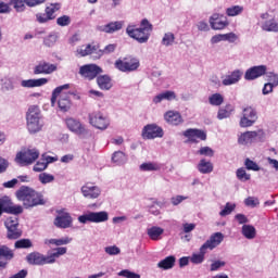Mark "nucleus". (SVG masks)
Returning <instances> with one entry per match:
<instances>
[{
  "label": "nucleus",
  "mask_w": 278,
  "mask_h": 278,
  "mask_svg": "<svg viewBox=\"0 0 278 278\" xmlns=\"http://www.w3.org/2000/svg\"><path fill=\"white\" fill-rule=\"evenodd\" d=\"M164 121H166L168 125L177 126L184 123V117H181L179 111H167L164 114Z\"/></svg>",
  "instance_id": "393cba45"
},
{
  "label": "nucleus",
  "mask_w": 278,
  "mask_h": 278,
  "mask_svg": "<svg viewBox=\"0 0 278 278\" xmlns=\"http://www.w3.org/2000/svg\"><path fill=\"white\" fill-rule=\"evenodd\" d=\"M225 261H214L212 264H211V271L214 273L220 268H223V266H225Z\"/></svg>",
  "instance_id": "774afa93"
},
{
  "label": "nucleus",
  "mask_w": 278,
  "mask_h": 278,
  "mask_svg": "<svg viewBox=\"0 0 278 278\" xmlns=\"http://www.w3.org/2000/svg\"><path fill=\"white\" fill-rule=\"evenodd\" d=\"M48 166L45 163V160L40 159L33 167L35 173H42V170H47Z\"/></svg>",
  "instance_id": "052dcab7"
},
{
  "label": "nucleus",
  "mask_w": 278,
  "mask_h": 278,
  "mask_svg": "<svg viewBox=\"0 0 278 278\" xmlns=\"http://www.w3.org/2000/svg\"><path fill=\"white\" fill-rule=\"evenodd\" d=\"M197 169L201 175H210V173L214 172V164L207 159H201L197 165Z\"/></svg>",
  "instance_id": "c85d7f7f"
},
{
  "label": "nucleus",
  "mask_w": 278,
  "mask_h": 278,
  "mask_svg": "<svg viewBox=\"0 0 278 278\" xmlns=\"http://www.w3.org/2000/svg\"><path fill=\"white\" fill-rule=\"evenodd\" d=\"M241 233L247 238V240H254L257 236V230L252 225L244 224L241 228Z\"/></svg>",
  "instance_id": "c9c22d12"
},
{
  "label": "nucleus",
  "mask_w": 278,
  "mask_h": 278,
  "mask_svg": "<svg viewBox=\"0 0 278 278\" xmlns=\"http://www.w3.org/2000/svg\"><path fill=\"white\" fill-rule=\"evenodd\" d=\"M73 242V238L70 237H63L61 239H46L45 244L48 247H51L53 244L54 247H64L65 244H71Z\"/></svg>",
  "instance_id": "72a5a7b5"
},
{
  "label": "nucleus",
  "mask_w": 278,
  "mask_h": 278,
  "mask_svg": "<svg viewBox=\"0 0 278 278\" xmlns=\"http://www.w3.org/2000/svg\"><path fill=\"white\" fill-rule=\"evenodd\" d=\"M231 116V110H229V106H226L225 109H219L217 113V118L219 121H223L224 118H229Z\"/></svg>",
  "instance_id": "bf43d9fd"
},
{
  "label": "nucleus",
  "mask_w": 278,
  "mask_h": 278,
  "mask_svg": "<svg viewBox=\"0 0 278 278\" xmlns=\"http://www.w3.org/2000/svg\"><path fill=\"white\" fill-rule=\"evenodd\" d=\"M7 229H13L14 227H18V218L16 217H8L4 222Z\"/></svg>",
  "instance_id": "680f3d73"
},
{
  "label": "nucleus",
  "mask_w": 278,
  "mask_h": 278,
  "mask_svg": "<svg viewBox=\"0 0 278 278\" xmlns=\"http://www.w3.org/2000/svg\"><path fill=\"white\" fill-rule=\"evenodd\" d=\"M205 253H207V250L201 245L200 253H193L190 257V262L192 264H203V262H205Z\"/></svg>",
  "instance_id": "4c0bfd02"
},
{
  "label": "nucleus",
  "mask_w": 278,
  "mask_h": 278,
  "mask_svg": "<svg viewBox=\"0 0 278 278\" xmlns=\"http://www.w3.org/2000/svg\"><path fill=\"white\" fill-rule=\"evenodd\" d=\"M65 125L68 131H72V134H75L76 136H84V134L87 132L86 125L75 117L65 118Z\"/></svg>",
  "instance_id": "4468645a"
},
{
  "label": "nucleus",
  "mask_w": 278,
  "mask_h": 278,
  "mask_svg": "<svg viewBox=\"0 0 278 278\" xmlns=\"http://www.w3.org/2000/svg\"><path fill=\"white\" fill-rule=\"evenodd\" d=\"M60 10L59 3H51L45 9V13H37L36 21L41 25L49 23V21H55V13Z\"/></svg>",
  "instance_id": "9d476101"
},
{
  "label": "nucleus",
  "mask_w": 278,
  "mask_h": 278,
  "mask_svg": "<svg viewBox=\"0 0 278 278\" xmlns=\"http://www.w3.org/2000/svg\"><path fill=\"white\" fill-rule=\"evenodd\" d=\"M115 68L121 73H134L140 68V60L134 55H127L115 61Z\"/></svg>",
  "instance_id": "39448f33"
},
{
  "label": "nucleus",
  "mask_w": 278,
  "mask_h": 278,
  "mask_svg": "<svg viewBox=\"0 0 278 278\" xmlns=\"http://www.w3.org/2000/svg\"><path fill=\"white\" fill-rule=\"evenodd\" d=\"M40 157V151L38 149H26L16 154L15 162L21 166H29Z\"/></svg>",
  "instance_id": "6e6552de"
},
{
  "label": "nucleus",
  "mask_w": 278,
  "mask_h": 278,
  "mask_svg": "<svg viewBox=\"0 0 278 278\" xmlns=\"http://www.w3.org/2000/svg\"><path fill=\"white\" fill-rule=\"evenodd\" d=\"M256 122L257 111L251 106L245 108L240 119V127H253Z\"/></svg>",
  "instance_id": "ddd939ff"
},
{
  "label": "nucleus",
  "mask_w": 278,
  "mask_h": 278,
  "mask_svg": "<svg viewBox=\"0 0 278 278\" xmlns=\"http://www.w3.org/2000/svg\"><path fill=\"white\" fill-rule=\"evenodd\" d=\"M10 205H12V200L10 199V197L4 195L2 198H0V212H8V210L10 208Z\"/></svg>",
  "instance_id": "09e8293b"
},
{
  "label": "nucleus",
  "mask_w": 278,
  "mask_h": 278,
  "mask_svg": "<svg viewBox=\"0 0 278 278\" xmlns=\"http://www.w3.org/2000/svg\"><path fill=\"white\" fill-rule=\"evenodd\" d=\"M139 169L142 173H153V172L162 170V164L157 162H144L139 166Z\"/></svg>",
  "instance_id": "c756f323"
},
{
  "label": "nucleus",
  "mask_w": 278,
  "mask_h": 278,
  "mask_svg": "<svg viewBox=\"0 0 278 278\" xmlns=\"http://www.w3.org/2000/svg\"><path fill=\"white\" fill-rule=\"evenodd\" d=\"M197 155H203L204 157H214V150L210 147H202L198 150Z\"/></svg>",
  "instance_id": "864d4df0"
},
{
  "label": "nucleus",
  "mask_w": 278,
  "mask_h": 278,
  "mask_svg": "<svg viewBox=\"0 0 278 278\" xmlns=\"http://www.w3.org/2000/svg\"><path fill=\"white\" fill-rule=\"evenodd\" d=\"M141 136L143 140H155V138H164V129L157 124H148L142 128Z\"/></svg>",
  "instance_id": "9b49d317"
},
{
  "label": "nucleus",
  "mask_w": 278,
  "mask_h": 278,
  "mask_svg": "<svg viewBox=\"0 0 278 278\" xmlns=\"http://www.w3.org/2000/svg\"><path fill=\"white\" fill-rule=\"evenodd\" d=\"M238 35L236 33L217 34L210 40L211 45H218V42H236Z\"/></svg>",
  "instance_id": "4be33fe9"
},
{
  "label": "nucleus",
  "mask_w": 278,
  "mask_h": 278,
  "mask_svg": "<svg viewBox=\"0 0 278 278\" xmlns=\"http://www.w3.org/2000/svg\"><path fill=\"white\" fill-rule=\"evenodd\" d=\"M110 220V214L106 211L88 212L78 216V223L87 225V223H108Z\"/></svg>",
  "instance_id": "0eeeda50"
},
{
  "label": "nucleus",
  "mask_w": 278,
  "mask_h": 278,
  "mask_svg": "<svg viewBox=\"0 0 278 278\" xmlns=\"http://www.w3.org/2000/svg\"><path fill=\"white\" fill-rule=\"evenodd\" d=\"M236 210V203L227 202L224 208L219 212V216H229Z\"/></svg>",
  "instance_id": "8fccbe9b"
},
{
  "label": "nucleus",
  "mask_w": 278,
  "mask_h": 278,
  "mask_svg": "<svg viewBox=\"0 0 278 278\" xmlns=\"http://www.w3.org/2000/svg\"><path fill=\"white\" fill-rule=\"evenodd\" d=\"M124 25H125L124 21H116V22H111L106 25H98L96 26V30L102 31L104 34H114L115 31H121Z\"/></svg>",
  "instance_id": "aec40b11"
},
{
  "label": "nucleus",
  "mask_w": 278,
  "mask_h": 278,
  "mask_svg": "<svg viewBox=\"0 0 278 278\" xmlns=\"http://www.w3.org/2000/svg\"><path fill=\"white\" fill-rule=\"evenodd\" d=\"M236 175L239 181H249L251 179V174H248L247 169H244L243 167L238 168Z\"/></svg>",
  "instance_id": "3c124183"
},
{
  "label": "nucleus",
  "mask_w": 278,
  "mask_h": 278,
  "mask_svg": "<svg viewBox=\"0 0 278 278\" xmlns=\"http://www.w3.org/2000/svg\"><path fill=\"white\" fill-rule=\"evenodd\" d=\"M88 118L89 125L96 129H100V131H105L110 127V118L99 111L89 113Z\"/></svg>",
  "instance_id": "1a4fd4ad"
},
{
  "label": "nucleus",
  "mask_w": 278,
  "mask_h": 278,
  "mask_svg": "<svg viewBox=\"0 0 278 278\" xmlns=\"http://www.w3.org/2000/svg\"><path fill=\"white\" fill-rule=\"evenodd\" d=\"M118 277H125V278H140L139 274H136L129 269H123L118 273Z\"/></svg>",
  "instance_id": "e2e57ef3"
},
{
  "label": "nucleus",
  "mask_w": 278,
  "mask_h": 278,
  "mask_svg": "<svg viewBox=\"0 0 278 278\" xmlns=\"http://www.w3.org/2000/svg\"><path fill=\"white\" fill-rule=\"evenodd\" d=\"M60 39V34L52 31L48 36L43 38V46L45 47H55V43Z\"/></svg>",
  "instance_id": "ea45409f"
},
{
  "label": "nucleus",
  "mask_w": 278,
  "mask_h": 278,
  "mask_svg": "<svg viewBox=\"0 0 278 278\" xmlns=\"http://www.w3.org/2000/svg\"><path fill=\"white\" fill-rule=\"evenodd\" d=\"M14 252L8 245H0V260H12Z\"/></svg>",
  "instance_id": "a18cd8bd"
},
{
  "label": "nucleus",
  "mask_w": 278,
  "mask_h": 278,
  "mask_svg": "<svg viewBox=\"0 0 278 278\" xmlns=\"http://www.w3.org/2000/svg\"><path fill=\"white\" fill-rule=\"evenodd\" d=\"M261 27H262L263 31L277 33L278 31V22H276L275 18H271V20L265 21Z\"/></svg>",
  "instance_id": "a19ab883"
},
{
  "label": "nucleus",
  "mask_w": 278,
  "mask_h": 278,
  "mask_svg": "<svg viewBox=\"0 0 278 278\" xmlns=\"http://www.w3.org/2000/svg\"><path fill=\"white\" fill-rule=\"evenodd\" d=\"M15 197L23 202V205L26 208L36 207V205H45L42 194L26 186H22L15 192Z\"/></svg>",
  "instance_id": "f03ea898"
},
{
  "label": "nucleus",
  "mask_w": 278,
  "mask_h": 278,
  "mask_svg": "<svg viewBox=\"0 0 278 278\" xmlns=\"http://www.w3.org/2000/svg\"><path fill=\"white\" fill-rule=\"evenodd\" d=\"M151 31H153V24L150 23L147 18H143L140 22L139 27H137L136 24H128L126 27L127 36L139 42V45L149 42V39L151 38Z\"/></svg>",
  "instance_id": "f257e3e1"
},
{
  "label": "nucleus",
  "mask_w": 278,
  "mask_h": 278,
  "mask_svg": "<svg viewBox=\"0 0 278 278\" xmlns=\"http://www.w3.org/2000/svg\"><path fill=\"white\" fill-rule=\"evenodd\" d=\"M80 192L85 199H99L101 197V188L92 182H87L80 188Z\"/></svg>",
  "instance_id": "a211bd4d"
},
{
  "label": "nucleus",
  "mask_w": 278,
  "mask_h": 278,
  "mask_svg": "<svg viewBox=\"0 0 278 278\" xmlns=\"http://www.w3.org/2000/svg\"><path fill=\"white\" fill-rule=\"evenodd\" d=\"M58 71V64L47 61L39 62L33 70L34 75H51Z\"/></svg>",
  "instance_id": "f3484780"
},
{
  "label": "nucleus",
  "mask_w": 278,
  "mask_h": 278,
  "mask_svg": "<svg viewBox=\"0 0 278 278\" xmlns=\"http://www.w3.org/2000/svg\"><path fill=\"white\" fill-rule=\"evenodd\" d=\"M26 121L29 134H38V131H42L45 123L42 122V114L38 106L33 105L28 109Z\"/></svg>",
  "instance_id": "20e7f679"
},
{
  "label": "nucleus",
  "mask_w": 278,
  "mask_h": 278,
  "mask_svg": "<svg viewBox=\"0 0 278 278\" xmlns=\"http://www.w3.org/2000/svg\"><path fill=\"white\" fill-rule=\"evenodd\" d=\"M26 261L28 262V264H31L33 266H42L43 254L33 252L26 256Z\"/></svg>",
  "instance_id": "f704fd0d"
},
{
  "label": "nucleus",
  "mask_w": 278,
  "mask_h": 278,
  "mask_svg": "<svg viewBox=\"0 0 278 278\" xmlns=\"http://www.w3.org/2000/svg\"><path fill=\"white\" fill-rule=\"evenodd\" d=\"M147 233H148L150 240H154V241L162 240V236L164 233V228L157 227V226H152L147 229Z\"/></svg>",
  "instance_id": "2f4dec72"
},
{
  "label": "nucleus",
  "mask_w": 278,
  "mask_h": 278,
  "mask_svg": "<svg viewBox=\"0 0 278 278\" xmlns=\"http://www.w3.org/2000/svg\"><path fill=\"white\" fill-rule=\"evenodd\" d=\"M244 166L248 170H254V172L260 170V165H257V163H255L254 161H251L250 159L245 160Z\"/></svg>",
  "instance_id": "69168bd1"
},
{
  "label": "nucleus",
  "mask_w": 278,
  "mask_h": 278,
  "mask_svg": "<svg viewBox=\"0 0 278 278\" xmlns=\"http://www.w3.org/2000/svg\"><path fill=\"white\" fill-rule=\"evenodd\" d=\"M39 181L43 186H47V184H53L55 181V176L49 173H41L39 174Z\"/></svg>",
  "instance_id": "de8ad7c7"
},
{
  "label": "nucleus",
  "mask_w": 278,
  "mask_h": 278,
  "mask_svg": "<svg viewBox=\"0 0 278 278\" xmlns=\"http://www.w3.org/2000/svg\"><path fill=\"white\" fill-rule=\"evenodd\" d=\"M53 225L58 227V229H68L73 227V217L70 213L59 212L58 216L54 218Z\"/></svg>",
  "instance_id": "2eb2a0df"
},
{
  "label": "nucleus",
  "mask_w": 278,
  "mask_h": 278,
  "mask_svg": "<svg viewBox=\"0 0 278 278\" xmlns=\"http://www.w3.org/2000/svg\"><path fill=\"white\" fill-rule=\"evenodd\" d=\"M242 12H244V7L242 5H232L230 8L226 9V14L227 16H240V14H242Z\"/></svg>",
  "instance_id": "c03bdc74"
},
{
  "label": "nucleus",
  "mask_w": 278,
  "mask_h": 278,
  "mask_svg": "<svg viewBox=\"0 0 278 278\" xmlns=\"http://www.w3.org/2000/svg\"><path fill=\"white\" fill-rule=\"evenodd\" d=\"M56 25H59V27H68V25H71V16L63 15L58 17Z\"/></svg>",
  "instance_id": "4d7b16f0"
},
{
  "label": "nucleus",
  "mask_w": 278,
  "mask_h": 278,
  "mask_svg": "<svg viewBox=\"0 0 278 278\" xmlns=\"http://www.w3.org/2000/svg\"><path fill=\"white\" fill-rule=\"evenodd\" d=\"M7 214H15V215L23 214V206L11 202V205L7 211Z\"/></svg>",
  "instance_id": "13d9d810"
},
{
  "label": "nucleus",
  "mask_w": 278,
  "mask_h": 278,
  "mask_svg": "<svg viewBox=\"0 0 278 278\" xmlns=\"http://www.w3.org/2000/svg\"><path fill=\"white\" fill-rule=\"evenodd\" d=\"M49 84V78H30L21 81L22 88H41V86H47Z\"/></svg>",
  "instance_id": "5701e85b"
},
{
  "label": "nucleus",
  "mask_w": 278,
  "mask_h": 278,
  "mask_svg": "<svg viewBox=\"0 0 278 278\" xmlns=\"http://www.w3.org/2000/svg\"><path fill=\"white\" fill-rule=\"evenodd\" d=\"M185 138H188V142H199V140H207V135L203 130L199 129H187L184 132Z\"/></svg>",
  "instance_id": "412c9836"
},
{
  "label": "nucleus",
  "mask_w": 278,
  "mask_h": 278,
  "mask_svg": "<svg viewBox=\"0 0 278 278\" xmlns=\"http://www.w3.org/2000/svg\"><path fill=\"white\" fill-rule=\"evenodd\" d=\"M266 71H268V67L266 65H256V66L250 67L245 71L244 79L247 81H253L255 79H260V77H263V75H266Z\"/></svg>",
  "instance_id": "dca6fc26"
},
{
  "label": "nucleus",
  "mask_w": 278,
  "mask_h": 278,
  "mask_svg": "<svg viewBox=\"0 0 278 278\" xmlns=\"http://www.w3.org/2000/svg\"><path fill=\"white\" fill-rule=\"evenodd\" d=\"M244 205L247 207H258L260 205V199L258 198H255V197H248L245 200H244Z\"/></svg>",
  "instance_id": "6e6d98bb"
},
{
  "label": "nucleus",
  "mask_w": 278,
  "mask_h": 278,
  "mask_svg": "<svg viewBox=\"0 0 278 278\" xmlns=\"http://www.w3.org/2000/svg\"><path fill=\"white\" fill-rule=\"evenodd\" d=\"M275 88H277V86H275L270 83H266L262 89V92L264 96L270 94V93H273V90H275Z\"/></svg>",
  "instance_id": "338daca9"
},
{
  "label": "nucleus",
  "mask_w": 278,
  "mask_h": 278,
  "mask_svg": "<svg viewBox=\"0 0 278 278\" xmlns=\"http://www.w3.org/2000/svg\"><path fill=\"white\" fill-rule=\"evenodd\" d=\"M219 17H220V15L215 13L208 20L211 27L216 31L225 29V27H227L229 25V22L227 20L218 21Z\"/></svg>",
  "instance_id": "bb28decb"
},
{
  "label": "nucleus",
  "mask_w": 278,
  "mask_h": 278,
  "mask_svg": "<svg viewBox=\"0 0 278 278\" xmlns=\"http://www.w3.org/2000/svg\"><path fill=\"white\" fill-rule=\"evenodd\" d=\"M101 73H103V70L97 64H87L80 66L79 68V75L89 81H92V79H94L98 75H101Z\"/></svg>",
  "instance_id": "f8f14e48"
},
{
  "label": "nucleus",
  "mask_w": 278,
  "mask_h": 278,
  "mask_svg": "<svg viewBox=\"0 0 278 278\" xmlns=\"http://www.w3.org/2000/svg\"><path fill=\"white\" fill-rule=\"evenodd\" d=\"M264 140H266V132L264 129L245 131L238 136V142L243 147L253 144V142H264Z\"/></svg>",
  "instance_id": "423d86ee"
},
{
  "label": "nucleus",
  "mask_w": 278,
  "mask_h": 278,
  "mask_svg": "<svg viewBox=\"0 0 278 278\" xmlns=\"http://www.w3.org/2000/svg\"><path fill=\"white\" fill-rule=\"evenodd\" d=\"M265 77L268 81V84H271L273 86H278V74L275 72H266Z\"/></svg>",
  "instance_id": "5fc2aeb1"
},
{
  "label": "nucleus",
  "mask_w": 278,
  "mask_h": 278,
  "mask_svg": "<svg viewBox=\"0 0 278 278\" xmlns=\"http://www.w3.org/2000/svg\"><path fill=\"white\" fill-rule=\"evenodd\" d=\"M242 71L235 70L228 75L225 76V78L222 80L223 86H233L242 79Z\"/></svg>",
  "instance_id": "b1692460"
},
{
  "label": "nucleus",
  "mask_w": 278,
  "mask_h": 278,
  "mask_svg": "<svg viewBox=\"0 0 278 278\" xmlns=\"http://www.w3.org/2000/svg\"><path fill=\"white\" fill-rule=\"evenodd\" d=\"M162 47H173L175 45V34L165 33L161 40Z\"/></svg>",
  "instance_id": "79ce46f5"
},
{
  "label": "nucleus",
  "mask_w": 278,
  "mask_h": 278,
  "mask_svg": "<svg viewBox=\"0 0 278 278\" xmlns=\"http://www.w3.org/2000/svg\"><path fill=\"white\" fill-rule=\"evenodd\" d=\"M175 99H177V93H175V91L166 90L157 93L152 101L157 105V103H162V101H175Z\"/></svg>",
  "instance_id": "cd10ccee"
},
{
  "label": "nucleus",
  "mask_w": 278,
  "mask_h": 278,
  "mask_svg": "<svg viewBox=\"0 0 278 278\" xmlns=\"http://www.w3.org/2000/svg\"><path fill=\"white\" fill-rule=\"evenodd\" d=\"M112 162L117 166H123V164H127V154L123 151H116L112 155Z\"/></svg>",
  "instance_id": "58836bf2"
},
{
  "label": "nucleus",
  "mask_w": 278,
  "mask_h": 278,
  "mask_svg": "<svg viewBox=\"0 0 278 278\" xmlns=\"http://www.w3.org/2000/svg\"><path fill=\"white\" fill-rule=\"evenodd\" d=\"M224 101L225 99L223 98L222 93H213L208 98L210 104L215 106L223 105Z\"/></svg>",
  "instance_id": "49530a36"
},
{
  "label": "nucleus",
  "mask_w": 278,
  "mask_h": 278,
  "mask_svg": "<svg viewBox=\"0 0 278 278\" xmlns=\"http://www.w3.org/2000/svg\"><path fill=\"white\" fill-rule=\"evenodd\" d=\"M100 90H110L112 88V78L108 75H100L97 78Z\"/></svg>",
  "instance_id": "473e14b6"
},
{
  "label": "nucleus",
  "mask_w": 278,
  "mask_h": 278,
  "mask_svg": "<svg viewBox=\"0 0 278 278\" xmlns=\"http://www.w3.org/2000/svg\"><path fill=\"white\" fill-rule=\"evenodd\" d=\"M7 230H8L7 238L9 240H18V238L23 236V231L18 229V227L7 228Z\"/></svg>",
  "instance_id": "37998d69"
},
{
  "label": "nucleus",
  "mask_w": 278,
  "mask_h": 278,
  "mask_svg": "<svg viewBox=\"0 0 278 278\" xmlns=\"http://www.w3.org/2000/svg\"><path fill=\"white\" fill-rule=\"evenodd\" d=\"M65 90H71V84L59 86L52 91L51 105L54 106L55 101H58L59 110L61 112H68L73 106V102Z\"/></svg>",
  "instance_id": "7ed1b4c3"
},
{
  "label": "nucleus",
  "mask_w": 278,
  "mask_h": 278,
  "mask_svg": "<svg viewBox=\"0 0 278 278\" xmlns=\"http://www.w3.org/2000/svg\"><path fill=\"white\" fill-rule=\"evenodd\" d=\"M97 52V47L92 45L80 46L76 50V55L78 58H86V55H92V53Z\"/></svg>",
  "instance_id": "7c9ffc66"
},
{
  "label": "nucleus",
  "mask_w": 278,
  "mask_h": 278,
  "mask_svg": "<svg viewBox=\"0 0 278 278\" xmlns=\"http://www.w3.org/2000/svg\"><path fill=\"white\" fill-rule=\"evenodd\" d=\"M55 252L51 253L50 255H45L43 254V261H42V266H45V264H55V260H58V257H61V255H66V248H56L54 250Z\"/></svg>",
  "instance_id": "a878e982"
},
{
  "label": "nucleus",
  "mask_w": 278,
  "mask_h": 278,
  "mask_svg": "<svg viewBox=\"0 0 278 278\" xmlns=\"http://www.w3.org/2000/svg\"><path fill=\"white\" fill-rule=\"evenodd\" d=\"M33 243L29 239H21L15 242V249H31Z\"/></svg>",
  "instance_id": "603ef678"
},
{
  "label": "nucleus",
  "mask_w": 278,
  "mask_h": 278,
  "mask_svg": "<svg viewBox=\"0 0 278 278\" xmlns=\"http://www.w3.org/2000/svg\"><path fill=\"white\" fill-rule=\"evenodd\" d=\"M106 255H121V248L116 245H109L104 248Z\"/></svg>",
  "instance_id": "0e129e2a"
},
{
  "label": "nucleus",
  "mask_w": 278,
  "mask_h": 278,
  "mask_svg": "<svg viewBox=\"0 0 278 278\" xmlns=\"http://www.w3.org/2000/svg\"><path fill=\"white\" fill-rule=\"evenodd\" d=\"M176 258L175 256L170 255L165 257L164 260L157 263V267L162 268L163 270H170L173 266H175Z\"/></svg>",
  "instance_id": "e433bc0d"
},
{
  "label": "nucleus",
  "mask_w": 278,
  "mask_h": 278,
  "mask_svg": "<svg viewBox=\"0 0 278 278\" xmlns=\"http://www.w3.org/2000/svg\"><path fill=\"white\" fill-rule=\"evenodd\" d=\"M225 240V235L223 232H214L211 235V237L203 243L202 249H205L206 251H214L216 247H219V244Z\"/></svg>",
  "instance_id": "6ab92c4d"
}]
</instances>
